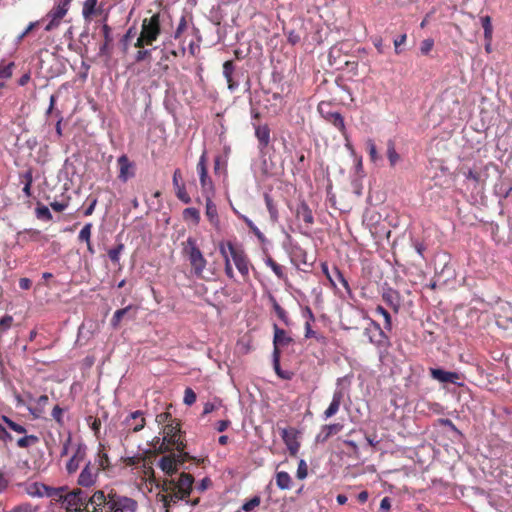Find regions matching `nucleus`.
<instances>
[{
    "mask_svg": "<svg viewBox=\"0 0 512 512\" xmlns=\"http://www.w3.org/2000/svg\"><path fill=\"white\" fill-rule=\"evenodd\" d=\"M194 478L191 474L181 473L178 480L170 479L163 481L162 494H159L161 501L166 508L179 500L186 499L192 490Z\"/></svg>",
    "mask_w": 512,
    "mask_h": 512,
    "instance_id": "f257e3e1",
    "label": "nucleus"
},
{
    "mask_svg": "<svg viewBox=\"0 0 512 512\" xmlns=\"http://www.w3.org/2000/svg\"><path fill=\"white\" fill-rule=\"evenodd\" d=\"M86 506L89 510L96 509L98 512L102 506H107L111 512H128V499L110 496L107 501L104 492L98 490L90 498L87 497Z\"/></svg>",
    "mask_w": 512,
    "mask_h": 512,
    "instance_id": "f03ea898",
    "label": "nucleus"
},
{
    "mask_svg": "<svg viewBox=\"0 0 512 512\" xmlns=\"http://www.w3.org/2000/svg\"><path fill=\"white\" fill-rule=\"evenodd\" d=\"M182 252L188 258L193 273L197 277H202L207 265V260L198 247L197 240L193 237H188L186 241L182 243Z\"/></svg>",
    "mask_w": 512,
    "mask_h": 512,
    "instance_id": "7ed1b4c3",
    "label": "nucleus"
},
{
    "mask_svg": "<svg viewBox=\"0 0 512 512\" xmlns=\"http://www.w3.org/2000/svg\"><path fill=\"white\" fill-rule=\"evenodd\" d=\"M181 426L177 419H171L163 429V441L159 446L160 452H166L175 448L177 451L185 449L186 444L181 439Z\"/></svg>",
    "mask_w": 512,
    "mask_h": 512,
    "instance_id": "20e7f679",
    "label": "nucleus"
},
{
    "mask_svg": "<svg viewBox=\"0 0 512 512\" xmlns=\"http://www.w3.org/2000/svg\"><path fill=\"white\" fill-rule=\"evenodd\" d=\"M161 33L160 15L158 13L150 18H145L142 22V29L135 46L143 48L146 45H152Z\"/></svg>",
    "mask_w": 512,
    "mask_h": 512,
    "instance_id": "39448f33",
    "label": "nucleus"
},
{
    "mask_svg": "<svg viewBox=\"0 0 512 512\" xmlns=\"http://www.w3.org/2000/svg\"><path fill=\"white\" fill-rule=\"evenodd\" d=\"M219 246H225V250H227L229 258L233 260L234 265L242 275L243 279H248L251 263L244 249L231 241L221 242Z\"/></svg>",
    "mask_w": 512,
    "mask_h": 512,
    "instance_id": "423d86ee",
    "label": "nucleus"
},
{
    "mask_svg": "<svg viewBox=\"0 0 512 512\" xmlns=\"http://www.w3.org/2000/svg\"><path fill=\"white\" fill-rule=\"evenodd\" d=\"M73 0H57L52 9L46 14L45 19L48 20L45 26L46 31H52L59 27L62 19L67 15Z\"/></svg>",
    "mask_w": 512,
    "mask_h": 512,
    "instance_id": "0eeeda50",
    "label": "nucleus"
},
{
    "mask_svg": "<svg viewBox=\"0 0 512 512\" xmlns=\"http://www.w3.org/2000/svg\"><path fill=\"white\" fill-rule=\"evenodd\" d=\"M364 335L369 342L377 348L388 349L391 345L389 337L381 328L380 324L373 319H369L368 325L364 329Z\"/></svg>",
    "mask_w": 512,
    "mask_h": 512,
    "instance_id": "6e6552de",
    "label": "nucleus"
},
{
    "mask_svg": "<svg viewBox=\"0 0 512 512\" xmlns=\"http://www.w3.org/2000/svg\"><path fill=\"white\" fill-rule=\"evenodd\" d=\"M281 438L285 443L289 454L293 457L297 456L300 448L297 430L294 428H283L281 430Z\"/></svg>",
    "mask_w": 512,
    "mask_h": 512,
    "instance_id": "1a4fd4ad",
    "label": "nucleus"
},
{
    "mask_svg": "<svg viewBox=\"0 0 512 512\" xmlns=\"http://www.w3.org/2000/svg\"><path fill=\"white\" fill-rule=\"evenodd\" d=\"M99 468L92 463H87L78 477V484L82 487H90L95 484Z\"/></svg>",
    "mask_w": 512,
    "mask_h": 512,
    "instance_id": "9d476101",
    "label": "nucleus"
},
{
    "mask_svg": "<svg viewBox=\"0 0 512 512\" xmlns=\"http://www.w3.org/2000/svg\"><path fill=\"white\" fill-rule=\"evenodd\" d=\"M345 391L341 387H337L333 392L332 401L327 407V409L323 412V417L325 420L336 415L340 409L341 404L344 401Z\"/></svg>",
    "mask_w": 512,
    "mask_h": 512,
    "instance_id": "9b49d317",
    "label": "nucleus"
},
{
    "mask_svg": "<svg viewBox=\"0 0 512 512\" xmlns=\"http://www.w3.org/2000/svg\"><path fill=\"white\" fill-rule=\"evenodd\" d=\"M325 119L340 131L346 141L345 146L347 148H351L352 146L350 144L349 134L347 132L343 116L339 112H329L325 115Z\"/></svg>",
    "mask_w": 512,
    "mask_h": 512,
    "instance_id": "f8f14e48",
    "label": "nucleus"
},
{
    "mask_svg": "<svg viewBox=\"0 0 512 512\" xmlns=\"http://www.w3.org/2000/svg\"><path fill=\"white\" fill-rule=\"evenodd\" d=\"M430 375L433 379L442 383H452L461 386L459 383L460 374L457 372L445 371L441 368H430Z\"/></svg>",
    "mask_w": 512,
    "mask_h": 512,
    "instance_id": "ddd939ff",
    "label": "nucleus"
},
{
    "mask_svg": "<svg viewBox=\"0 0 512 512\" xmlns=\"http://www.w3.org/2000/svg\"><path fill=\"white\" fill-rule=\"evenodd\" d=\"M197 171L200 178L201 188L204 193L211 191L213 188L212 181L208 176L207 164H206V154L203 153L199 159L197 164Z\"/></svg>",
    "mask_w": 512,
    "mask_h": 512,
    "instance_id": "4468645a",
    "label": "nucleus"
},
{
    "mask_svg": "<svg viewBox=\"0 0 512 512\" xmlns=\"http://www.w3.org/2000/svg\"><path fill=\"white\" fill-rule=\"evenodd\" d=\"M103 14V6L98 4V0H85L82 8V16L85 21L90 22L96 16Z\"/></svg>",
    "mask_w": 512,
    "mask_h": 512,
    "instance_id": "2eb2a0df",
    "label": "nucleus"
},
{
    "mask_svg": "<svg viewBox=\"0 0 512 512\" xmlns=\"http://www.w3.org/2000/svg\"><path fill=\"white\" fill-rule=\"evenodd\" d=\"M274 337H273V352L280 351L281 347H287L293 342V339L286 333V331L277 324L273 325Z\"/></svg>",
    "mask_w": 512,
    "mask_h": 512,
    "instance_id": "dca6fc26",
    "label": "nucleus"
},
{
    "mask_svg": "<svg viewBox=\"0 0 512 512\" xmlns=\"http://www.w3.org/2000/svg\"><path fill=\"white\" fill-rule=\"evenodd\" d=\"M382 299L389 307L393 309L395 313H398L401 307V296L397 290L391 287L384 288Z\"/></svg>",
    "mask_w": 512,
    "mask_h": 512,
    "instance_id": "f3484780",
    "label": "nucleus"
},
{
    "mask_svg": "<svg viewBox=\"0 0 512 512\" xmlns=\"http://www.w3.org/2000/svg\"><path fill=\"white\" fill-rule=\"evenodd\" d=\"M343 429V425L341 423H333L324 425L321 428V431L316 436V441L319 443L326 442L332 435L339 433Z\"/></svg>",
    "mask_w": 512,
    "mask_h": 512,
    "instance_id": "a211bd4d",
    "label": "nucleus"
},
{
    "mask_svg": "<svg viewBox=\"0 0 512 512\" xmlns=\"http://www.w3.org/2000/svg\"><path fill=\"white\" fill-rule=\"evenodd\" d=\"M25 490L31 497L52 496L53 492L52 488L37 482L28 484Z\"/></svg>",
    "mask_w": 512,
    "mask_h": 512,
    "instance_id": "6ab92c4d",
    "label": "nucleus"
},
{
    "mask_svg": "<svg viewBox=\"0 0 512 512\" xmlns=\"http://www.w3.org/2000/svg\"><path fill=\"white\" fill-rule=\"evenodd\" d=\"M296 217L302 220L307 227H310L314 223V217L312 210L306 202H301L296 210Z\"/></svg>",
    "mask_w": 512,
    "mask_h": 512,
    "instance_id": "aec40b11",
    "label": "nucleus"
},
{
    "mask_svg": "<svg viewBox=\"0 0 512 512\" xmlns=\"http://www.w3.org/2000/svg\"><path fill=\"white\" fill-rule=\"evenodd\" d=\"M160 468L169 476L177 471V459L175 454L163 456L159 462Z\"/></svg>",
    "mask_w": 512,
    "mask_h": 512,
    "instance_id": "412c9836",
    "label": "nucleus"
},
{
    "mask_svg": "<svg viewBox=\"0 0 512 512\" xmlns=\"http://www.w3.org/2000/svg\"><path fill=\"white\" fill-rule=\"evenodd\" d=\"M206 217L208 218L211 225L215 228H219L220 220L218 216V211L215 203L212 201L210 196H206Z\"/></svg>",
    "mask_w": 512,
    "mask_h": 512,
    "instance_id": "4be33fe9",
    "label": "nucleus"
},
{
    "mask_svg": "<svg viewBox=\"0 0 512 512\" xmlns=\"http://www.w3.org/2000/svg\"><path fill=\"white\" fill-rule=\"evenodd\" d=\"M32 400L35 402V406H29L28 410L34 418H40L49 402V397L47 395H41L38 398Z\"/></svg>",
    "mask_w": 512,
    "mask_h": 512,
    "instance_id": "5701e85b",
    "label": "nucleus"
},
{
    "mask_svg": "<svg viewBox=\"0 0 512 512\" xmlns=\"http://www.w3.org/2000/svg\"><path fill=\"white\" fill-rule=\"evenodd\" d=\"M235 71V65L232 60L225 61L223 64V76L225 77L228 85V89L233 91L238 86L237 82L233 80V73Z\"/></svg>",
    "mask_w": 512,
    "mask_h": 512,
    "instance_id": "b1692460",
    "label": "nucleus"
},
{
    "mask_svg": "<svg viewBox=\"0 0 512 512\" xmlns=\"http://www.w3.org/2000/svg\"><path fill=\"white\" fill-rule=\"evenodd\" d=\"M85 457V451L81 448H78L74 455L70 458V460L66 464V470L69 474L75 473L80 464L83 462Z\"/></svg>",
    "mask_w": 512,
    "mask_h": 512,
    "instance_id": "393cba45",
    "label": "nucleus"
},
{
    "mask_svg": "<svg viewBox=\"0 0 512 512\" xmlns=\"http://www.w3.org/2000/svg\"><path fill=\"white\" fill-rule=\"evenodd\" d=\"M145 417L143 412L135 411L130 413V431L138 432L145 426Z\"/></svg>",
    "mask_w": 512,
    "mask_h": 512,
    "instance_id": "a878e982",
    "label": "nucleus"
},
{
    "mask_svg": "<svg viewBox=\"0 0 512 512\" xmlns=\"http://www.w3.org/2000/svg\"><path fill=\"white\" fill-rule=\"evenodd\" d=\"M255 128V136L257 137L260 145L266 147L270 141V129L267 125H256L253 123Z\"/></svg>",
    "mask_w": 512,
    "mask_h": 512,
    "instance_id": "bb28decb",
    "label": "nucleus"
},
{
    "mask_svg": "<svg viewBox=\"0 0 512 512\" xmlns=\"http://www.w3.org/2000/svg\"><path fill=\"white\" fill-rule=\"evenodd\" d=\"M276 485L281 490H289L292 487V478L285 471H279L275 476Z\"/></svg>",
    "mask_w": 512,
    "mask_h": 512,
    "instance_id": "cd10ccee",
    "label": "nucleus"
},
{
    "mask_svg": "<svg viewBox=\"0 0 512 512\" xmlns=\"http://www.w3.org/2000/svg\"><path fill=\"white\" fill-rule=\"evenodd\" d=\"M280 357L281 351L273 352V368L275 373L284 380H289L292 377V373L289 371H284L280 367Z\"/></svg>",
    "mask_w": 512,
    "mask_h": 512,
    "instance_id": "c85d7f7f",
    "label": "nucleus"
},
{
    "mask_svg": "<svg viewBox=\"0 0 512 512\" xmlns=\"http://www.w3.org/2000/svg\"><path fill=\"white\" fill-rule=\"evenodd\" d=\"M264 201H265L267 210H268L269 215H270V220L273 223L278 222L279 212H278L277 205L274 202L273 198L269 194L265 193L264 194Z\"/></svg>",
    "mask_w": 512,
    "mask_h": 512,
    "instance_id": "c756f323",
    "label": "nucleus"
},
{
    "mask_svg": "<svg viewBox=\"0 0 512 512\" xmlns=\"http://www.w3.org/2000/svg\"><path fill=\"white\" fill-rule=\"evenodd\" d=\"M270 301L272 303V307H273V310L274 312L276 313L277 317L286 325V326H289L291 324V320L290 318L288 317V313L285 311L284 308H282L279 303L277 302V300L273 297V296H270Z\"/></svg>",
    "mask_w": 512,
    "mask_h": 512,
    "instance_id": "7c9ffc66",
    "label": "nucleus"
},
{
    "mask_svg": "<svg viewBox=\"0 0 512 512\" xmlns=\"http://www.w3.org/2000/svg\"><path fill=\"white\" fill-rule=\"evenodd\" d=\"M183 219L186 222H192L194 225H198L200 223V211L197 208L189 207L185 208L182 213Z\"/></svg>",
    "mask_w": 512,
    "mask_h": 512,
    "instance_id": "2f4dec72",
    "label": "nucleus"
},
{
    "mask_svg": "<svg viewBox=\"0 0 512 512\" xmlns=\"http://www.w3.org/2000/svg\"><path fill=\"white\" fill-rule=\"evenodd\" d=\"M219 252L224 259L225 275L229 279L233 280L235 278V274H234V270H233L229 255L227 254V250H225V246H219Z\"/></svg>",
    "mask_w": 512,
    "mask_h": 512,
    "instance_id": "473e14b6",
    "label": "nucleus"
},
{
    "mask_svg": "<svg viewBox=\"0 0 512 512\" xmlns=\"http://www.w3.org/2000/svg\"><path fill=\"white\" fill-rule=\"evenodd\" d=\"M387 158L389 160L390 166L394 167L397 162L400 160V155L397 153L395 148V141L390 139L387 141Z\"/></svg>",
    "mask_w": 512,
    "mask_h": 512,
    "instance_id": "72a5a7b5",
    "label": "nucleus"
},
{
    "mask_svg": "<svg viewBox=\"0 0 512 512\" xmlns=\"http://www.w3.org/2000/svg\"><path fill=\"white\" fill-rule=\"evenodd\" d=\"M375 312L384 318V329L387 331L392 330V318L390 313L381 305L375 308Z\"/></svg>",
    "mask_w": 512,
    "mask_h": 512,
    "instance_id": "f704fd0d",
    "label": "nucleus"
},
{
    "mask_svg": "<svg viewBox=\"0 0 512 512\" xmlns=\"http://www.w3.org/2000/svg\"><path fill=\"white\" fill-rule=\"evenodd\" d=\"M481 24L484 30V37L487 41L490 42L493 33L491 17L488 15L481 17Z\"/></svg>",
    "mask_w": 512,
    "mask_h": 512,
    "instance_id": "c9c22d12",
    "label": "nucleus"
},
{
    "mask_svg": "<svg viewBox=\"0 0 512 512\" xmlns=\"http://www.w3.org/2000/svg\"><path fill=\"white\" fill-rule=\"evenodd\" d=\"M366 149L368 151L371 162L377 163L381 159V156L378 154L376 144L372 139H368L366 141Z\"/></svg>",
    "mask_w": 512,
    "mask_h": 512,
    "instance_id": "e433bc0d",
    "label": "nucleus"
},
{
    "mask_svg": "<svg viewBox=\"0 0 512 512\" xmlns=\"http://www.w3.org/2000/svg\"><path fill=\"white\" fill-rule=\"evenodd\" d=\"M333 274H334V277L338 280V282H340L342 284V286L346 290L347 294L349 296H352V290L349 286V283L346 280V278L344 277L343 273L339 270L338 267L335 266L333 268Z\"/></svg>",
    "mask_w": 512,
    "mask_h": 512,
    "instance_id": "4c0bfd02",
    "label": "nucleus"
},
{
    "mask_svg": "<svg viewBox=\"0 0 512 512\" xmlns=\"http://www.w3.org/2000/svg\"><path fill=\"white\" fill-rule=\"evenodd\" d=\"M39 438L35 435H25L18 439L17 445L20 448H27L31 445L38 443Z\"/></svg>",
    "mask_w": 512,
    "mask_h": 512,
    "instance_id": "58836bf2",
    "label": "nucleus"
},
{
    "mask_svg": "<svg viewBox=\"0 0 512 512\" xmlns=\"http://www.w3.org/2000/svg\"><path fill=\"white\" fill-rule=\"evenodd\" d=\"M1 419L14 432H16L18 434H25L26 433V428L23 425H20V424H18L16 422L12 421L9 417L3 415L1 417Z\"/></svg>",
    "mask_w": 512,
    "mask_h": 512,
    "instance_id": "ea45409f",
    "label": "nucleus"
},
{
    "mask_svg": "<svg viewBox=\"0 0 512 512\" xmlns=\"http://www.w3.org/2000/svg\"><path fill=\"white\" fill-rule=\"evenodd\" d=\"M91 230H92V224L91 223L85 224L79 232L78 239L80 241L86 242V244H89V241L91 238Z\"/></svg>",
    "mask_w": 512,
    "mask_h": 512,
    "instance_id": "a19ab883",
    "label": "nucleus"
},
{
    "mask_svg": "<svg viewBox=\"0 0 512 512\" xmlns=\"http://www.w3.org/2000/svg\"><path fill=\"white\" fill-rule=\"evenodd\" d=\"M174 190H175L177 198L181 202H183L185 204H189L191 202V197L189 196L188 192L186 191L184 184L181 185L180 187L175 188Z\"/></svg>",
    "mask_w": 512,
    "mask_h": 512,
    "instance_id": "79ce46f5",
    "label": "nucleus"
},
{
    "mask_svg": "<svg viewBox=\"0 0 512 512\" xmlns=\"http://www.w3.org/2000/svg\"><path fill=\"white\" fill-rule=\"evenodd\" d=\"M305 338H315L318 342L325 341V337L323 335L317 334L314 330H312L309 321H306L305 323Z\"/></svg>",
    "mask_w": 512,
    "mask_h": 512,
    "instance_id": "37998d69",
    "label": "nucleus"
},
{
    "mask_svg": "<svg viewBox=\"0 0 512 512\" xmlns=\"http://www.w3.org/2000/svg\"><path fill=\"white\" fill-rule=\"evenodd\" d=\"M266 264L273 270V272L275 273V275L282 279L284 278V272H283V268L281 265H279L278 263H276L272 258H268L266 260Z\"/></svg>",
    "mask_w": 512,
    "mask_h": 512,
    "instance_id": "c03bdc74",
    "label": "nucleus"
},
{
    "mask_svg": "<svg viewBox=\"0 0 512 512\" xmlns=\"http://www.w3.org/2000/svg\"><path fill=\"white\" fill-rule=\"evenodd\" d=\"M119 164H120V177L125 181L127 179L128 175V160L126 155H122L119 158Z\"/></svg>",
    "mask_w": 512,
    "mask_h": 512,
    "instance_id": "a18cd8bd",
    "label": "nucleus"
},
{
    "mask_svg": "<svg viewBox=\"0 0 512 512\" xmlns=\"http://www.w3.org/2000/svg\"><path fill=\"white\" fill-rule=\"evenodd\" d=\"M307 475H308V466H307L305 460L301 459L298 464L296 476L298 479L303 480L307 477Z\"/></svg>",
    "mask_w": 512,
    "mask_h": 512,
    "instance_id": "49530a36",
    "label": "nucleus"
},
{
    "mask_svg": "<svg viewBox=\"0 0 512 512\" xmlns=\"http://www.w3.org/2000/svg\"><path fill=\"white\" fill-rule=\"evenodd\" d=\"M184 403L188 406H191L196 402V393L193 391L192 388H186L184 392Z\"/></svg>",
    "mask_w": 512,
    "mask_h": 512,
    "instance_id": "de8ad7c7",
    "label": "nucleus"
},
{
    "mask_svg": "<svg viewBox=\"0 0 512 512\" xmlns=\"http://www.w3.org/2000/svg\"><path fill=\"white\" fill-rule=\"evenodd\" d=\"M261 499L259 496H254L249 501L245 502L242 506L244 511H252L254 508L260 505Z\"/></svg>",
    "mask_w": 512,
    "mask_h": 512,
    "instance_id": "09e8293b",
    "label": "nucleus"
},
{
    "mask_svg": "<svg viewBox=\"0 0 512 512\" xmlns=\"http://www.w3.org/2000/svg\"><path fill=\"white\" fill-rule=\"evenodd\" d=\"M186 29H187V19H186V16H182L180 18V21H179L176 31L174 33V38L179 39Z\"/></svg>",
    "mask_w": 512,
    "mask_h": 512,
    "instance_id": "8fccbe9b",
    "label": "nucleus"
},
{
    "mask_svg": "<svg viewBox=\"0 0 512 512\" xmlns=\"http://www.w3.org/2000/svg\"><path fill=\"white\" fill-rule=\"evenodd\" d=\"M93 465H96V467H98L99 470H105L109 466L108 456L106 454H99Z\"/></svg>",
    "mask_w": 512,
    "mask_h": 512,
    "instance_id": "3c124183",
    "label": "nucleus"
},
{
    "mask_svg": "<svg viewBox=\"0 0 512 512\" xmlns=\"http://www.w3.org/2000/svg\"><path fill=\"white\" fill-rule=\"evenodd\" d=\"M13 317L10 315H5L0 319V332H5L12 326Z\"/></svg>",
    "mask_w": 512,
    "mask_h": 512,
    "instance_id": "603ef678",
    "label": "nucleus"
},
{
    "mask_svg": "<svg viewBox=\"0 0 512 512\" xmlns=\"http://www.w3.org/2000/svg\"><path fill=\"white\" fill-rule=\"evenodd\" d=\"M36 507L30 503H22L14 507L10 512H36Z\"/></svg>",
    "mask_w": 512,
    "mask_h": 512,
    "instance_id": "864d4df0",
    "label": "nucleus"
},
{
    "mask_svg": "<svg viewBox=\"0 0 512 512\" xmlns=\"http://www.w3.org/2000/svg\"><path fill=\"white\" fill-rule=\"evenodd\" d=\"M433 46H434L433 39H430V38L425 39L421 42L420 51L422 54L427 55L433 49Z\"/></svg>",
    "mask_w": 512,
    "mask_h": 512,
    "instance_id": "5fc2aeb1",
    "label": "nucleus"
},
{
    "mask_svg": "<svg viewBox=\"0 0 512 512\" xmlns=\"http://www.w3.org/2000/svg\"><path fill=\"white\" fill-rule=\"evenodd\" d=\"M36 214L39 219L51 220L52 215L46 206H41L36 209Z\"/></svg>",
    "mask_w": 512,
    "mask_h": 512,
    "instance_id": "6e6d98bb",
    "label": "nucleus"
},
{
    "mask_svg": "<svg viewBox=\"0 0 512 512\" xmlns=\"http://www.w3.org/2000/svg\"><path fill=\"white\" fill-rule=\"evenodd\" d=\"M40 21L31 22L27 28L17 37L16 42L20 43L35 27L39 25Z\"/></svg>",
    "mask_w": 512,
    "mask_h": 512,
    "instance_id": "4d7b16f0",
    "label": "nucleus"
},
{
    "mask_svg": "<svg viewBox=\"0 0 512 512\" xmlns=\"http://www.w3.org/2000/svg\"><path fill=\"white\" fill-rule=\"evenodd\" d=\"M63 409L56 405L52 410V417L53 419L60 425L63 424Z\"/></svg>",
    "mask_w": 512,
    "mask_h": 512,
    "instance_id": "13d9d810",
    "label": "nucleus"
},
{
    "mask_svg": "<svg viewBox=\"0 0 512 512\" xmlns=\"http://www.w3.org/2000/svg\"><path fill=\"white\" fill-rule=\"evenodd\" d=\"M242 219L243 221L245 222V224L249 227V229L258 237V238H262L263 237V234L262 232L254 225V223L248 218V217H245V216H242Z\"/></svg>",
    "mask_w": 512,
    "mask_h": 512,
    "instance_id": "bf43d9fd",
    "label": "nucleus"
},
{
    "mask_svg": "<svg viewBox=\"0 0 512 512\" xmlns=\"http://www.w3.org/2000/svg\"><path fill=\"white\" fill-rule=\"evenodd\" d=\"M87 422L88 424L90 425L92 431L94 432L95 435H97L100 431V428H101V421L99 419H96V418H93V417H89L87 419Z\"/></svg>",
    "mask_w": 512,
    "mask_h": 512,
    "instance_id": "052dcab7",
    "label": "nucleus"
},
{
    "mask_svg": "<svg viewBox=\"0 0 512 512\" xmlns=\"http://www.w3.org/2000/svg\"><path fill=\"white\" fill-rule=\"evenodd\" d=\"M178 452L179 454L176 455L177 465H181L186 461L194 459L192 456L189 455V453L184 452V449Z\"/></svg>",
    "mask_w": 512,
    "mask_h": 512,
    "instance_id": "680f3d73",
    "label": "nucleus"
},
{
    "mask_svg": "<svg viewBox=\"0 0 512 512\" xmlns=\"http://www.w3.org/2000/svg\"><path fill=\"white\" fill-rule=\"evenodd\" d=\"M127 311H128V308H127V307H126V308H123V309H119V310H117V311L114 313V315H113V318H112V321H111V322H112V325H113V326H117V325H118V323L120 322V320H121L122 316H123L124 314H126V312H127Z\"/></svg>",
    "mask_w": 512,
    "mask_h": 512,
    "instance_id": "e2e57ef3",
    "label": "nucleus"
},
{
    "mask_svg": "<svg viewBox=\"0 0 512 512\" xmlns=\"http://www.w3.org/2000/svg\"><path fill=\"white\" fill-rule=\"evenodd\" d=\"M124 249V245L121 244L117 248L109 251V258L113 262H117L119 260L120 252Z\"/></svg>",
    "mask_w": 512,
    "mask_h": 512,
    "instance_id": "0e129e2a",
    "label": "nucleus"
},
{
    "mask_svg": "<svg viewBox=\"0 0 512 512\" xmlns=\"http://www.w3.org/2000/svg\"><path fill=\"white\" fill-rule=\"evenodd\" d=\"M150 56H151V50L140 49L137 52L135 59L137 62H140V61L146 60L147 58H150Z\"/></svg>",
    "mask_w": 512,
    "mask_h": 512,
    "instance_id": "69168bd1",
    "label": "nucleus"
},
{
    "mask_svg": "<svg viewBox=\"0 0 512 512\" xmlns=\"http://www.w3.org/2000/svg\"><path fill=\"white\" fill-rule=\"evenodd\" d=\"M466 179L472 180L476 183L480 180V174L477 171L469 169L467 172H464Z\"/></svg>",
    "mask_w": 512,
    "mask_h": 512,
    "instance_id": "338daca9",
    "label": "nucleus"
},
{
    "mask_svg": "<svg viewBox=\"0 0 512 512\" xmlns=\"http://www.w3.org/2000/svg\"><path fill=\"white\" fill-rule=\"evenodd\" d=\"M406 39H407V36L406 34H402L400 35L399 37H397L395 40H394V46H395V52L396 54H399L400 53V50L398 49L402 44H404L406 42Z\"/></svg>",
    "mask_w": 512,
    "mask_h": 512,
    "instance_id": "774afa93",
    "label": "nucleus"
}]
</instances>
